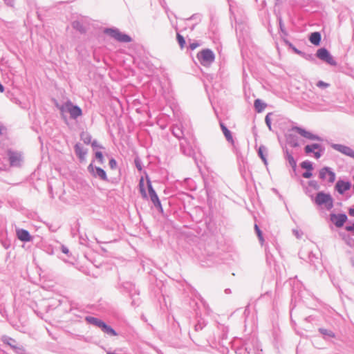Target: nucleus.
Segmentation results:
<instances>
[{"label": "nucleus", "instance_id": "1", "mask_svg": "<svg viewBox=\"0 0 354 354\" xmlns=\"http://www.w3.org/2000/svg\"><path fill=\"white\" fill-rule=\"evenodd\" d=\"M313 200L316 205L324 206L327 210H330L334 206L333 198L328 193L319 192Z\"/></svg>", "mask_w": 354, "mask_h": 354}, {"label": "nucleus", "instance_id": "2", "mask_svg": "<svg viewBox=\"0 0 354 354\" xmlns=\"http://www.w3.org/2000/svg\"><path fill=\"white\" fill-rule=\"evenodd\" d=\"M196 57L201 65L209 66L214 62L215 55L212 50L204 48L197 53Z\"/></svg>", "mask_w": 354, "mask_h": 354}, {"label": "nucleus", "instance_id": "3", "mask_svg": "<svg viewBox=\"0 0 354 354\" xmlns=\"http://www.w3.org/2000/svg\"><path fill=\"white\" fill-rule=\"evenodd\" d=\"M104 32L119 42L129 43L132 41V38L129 35L120 32L116 28H106L104 30Z\"/></svg>", "mask_w": 354, "mask_h": 354}, {"label": "nucleus", "instance_id": "4", "mask_svg": "<svg viewBox=\"0 0 354 354\" xmlns=\"http://www.w3.org/2000/svg\"><path fill=\"white\" fill-rule=\"evenodd\" d=\"M61 111H67L69 113L72 119H77L82 115V111L80 106L73 104L70 100L67 101L60 107Z\"/></svg>", "mask_w": 354, "mask_h": 354}, {"label": "nucleus", "instance_id": "5", "mask_svg": "<svg viewBox=\"0 0 354 354\" xmlns=\"http://www.w3.org/2000/svg\"><path fill=\"white\" fill-rule=\"evenodd\" d=\"M304 150L306 154L310 155L313 153V156L316 159H319L324 153L325 148L321 144L313 143L306 145Z\"/></svg>", "mask_w": 354, "mask_h": 354}, {"label": "nucleus", "instance_id": "6", "mask_svg": "<svg viewBox=\"0 0 354 354\" xmlns=\"http://www.w3.org/2000/svg\"><path fill=\"white\" fill-rule=\"evenodd\" d=\"M180 152L188 157H194L195 155L193 144L186 138H183L180 142Z\"/></svg>", "mask_w": 354, "mask_h": 354}, {"label": "nucleus", "instance_id": "7", "mask_svg": "<svg viewBox=\"0 0 354 354\" xmlns=\"http://www.w3.org/2000/svg\"><path fill=\"white\" fill-rule=\"evenodd\" d=\"M92 161L87 167L88 171L94 177L103 181H108L106 171L101 167L94 166Z\"/></svg>", "mask_w": 354, "mask_h": 354}, {"label": "nucleus", "instance_id": "8", "mask_svg": "<svg viewBox=\"0 0 354 354\" xmlns=\"http://www.w3.org/2000/svg\"><path fill=\"white\" fill-rule=\"evenodd\" d=\"M299 254L301 259L306 260L310 264L314 266L317 269V266L320 263L319 259L312 251L305 252L302 250L299 252Z\"/></svg>", "mask_w": 354, "mask_h": 354}, {"label": "nucleus", "instance_id": "9", "mask_svg": "<svg viewBox=\"0 0 354 354\" xmlns=\"http://www.w3.org/2000/svg\"><path fill=\"white\" fill-rule=\"evenodd\" d=\"M316 56L323 62L331 65L336 66L337 62L334 60L329 51L325 48H321L317 50Z\"/></svg>", "mask_w": 354, "mask_h": 354}, {"label": "nucleus", "instance_id": "10", "mask_svg": "<svg viewBox=\"0 0 354 354\" xmlns=\"http://www.w3.org/2000/svg\"><path fill=\"white\" fill-rule=\"evenodd\" d=\"M319 178L322 180H325L328 178V183L332 184L335 180L336 175L330 167H324L319 171Z\"/></svg>", "mask_w": 354, "mask_h": 354}, {"label": "nucleus", "instance_id": "11", "mask_svg": "<svg viewBox=\"0 0 354 354\" xmlns=\"http://www.w3.org/2000/svg\"><path fill=\"white\" fill-rule=\"evenodd\" d=\"M7 155L10 165L12 167H20L23 161L22 154L19 151H12L11 149L8 150Z\"/></svg>", "mask_w": 354, "mask_h": 354}, {"label": "nucleus", "instance_id": "12", "mask_svg": "<svg viewBox=\"0 0 354 354\" xmlns=\"http://www.w3.org/2000/svg\"><path fill=\"white\" fill-rule=\"evenodd\" d=\"M330 221L337 227H342L344 226V223L347 221L348 217L346 214H335L331 213L330 214Z\"/></svg>", "mask_w": 354, "mask_h": 354}, {"label": "nucleus", "instance_id": "13", "mask_svg": "<svg viewBox=\"0 0 354 354\" xmlns=\"http://www.w3.org/2000/svg\"><path fill=\"white\" fill-rule=\"evenodd\" d=\"M330 147L335 151L354 159V150L351 147L344 145L334 143L331 144Z\"/></svg>", "mask_w": 354, "mask_h": 354}, {"label": "nucleus", "instance_id": "14", "mask_svg": "<svg viewBox=\"0 0 354 354\" xmlns=\"http://www.w3.org/2000/svg\"><path fill=\"white\" fill-rule=\"evenodd\" d=\"M293 130L295 131H296L297 133H298L301 136H303L304 138H306L310 140H318V141L323 140V139L321 137H319V136L313 134L311 132L308 131L301 127H295L293 128Z\"/></svg>", "mask_w": 354, "mask_h": 354}, {"label": "nucleus", "instance_id": "15", "mask_svg": "<svg viewBox=\"0 0 354 354\" xmlns=\"http://www.w3.org/2000/svg\"><path fill=\"white\" fill-rule=\"evenodd\" d=\"M351 187V183L350 182L339 180L335 185V190L339 194H344L346 191L349 190Z\"/></svg>", "mask_w": 354, "mask_h": 354}, {"label": "nucleus", "instance_id": "16", "mask_svg": "<svg viewBox=\"0 0 354 354\" xmlns=\"http://www.w3.org/2000/svg\"><path fill=\"white\" fill-rule=\"evenodd\" d=\"M74 150L80 161L82 162L85 160L87 149H85L80 143H76L74 146Z\"/></svg>", "mask_w": 354, "mask_h": 354}, {"label": "nucleus", "instance_id": "17", "mask_svg": "<svg viewBox=\"0 0 354 354\" xmlns=\"http://www.w3.org/2000/svg\"><path fill=\"white\" fill-rule=\"evenodd\" d=\"M117 288L118 289L122 288L124 290V291L128 292L129 294V295H131L132 297H133V292H136V291H137V290L135 288V286L129 281L119 283L118 284Z\"/></svg>", "mask_w": 354, "mask_h": 354}, {"label": "nucleus", "instance_id": "18", "mask_svg": "<svg viewBox=\"0 0 354 354\" xmlns=\"http://www.w3.org/2000/svg\"><path fill=\"white\" fill-rule=\"evenodd\" d=\"M17 236L19 240L23 242H29L32 241V236L26 230L19 229L16 231Z\"/></svg>", "mask_w": 354, "mask_h": 354}, {"label": "nucleus", "instance_id": "19", "mask_svg": "<svg viewBox=\"0 0 354 354\" xmlns=\"http://www.w3.org/2000/svg\"><path fill=\"white\" fill-rule=\"evenodd\" d=\"M284 158L288 162V165L292 167L293 171L295 172L297 167V162L294 157L292 156V153H290L288 149H286L285 151Z\"/></svg>", "mask_w": 354, "mask_h": 354}, {"label": "nucleus", "instance_id": "20", "mask_svg": "<svg viewBox=\"0 0 354 354\" xmlns=\"http://www.w3.org/2000/svg\"><path fill=\"white\" fill-rule=\"evenodd\" d=\"M171 131L172 134L176 138L179 139L180 140H181L183 139V138H185L183 136V129H182L181 124H174V125H173L172 127H171Z\"/></svg>", "mask_w": 354, "mask_h": 354}, {"label": "nucleus", "instance_id": "21", "mask_svg": "<svg viewBox=\"0 0 354 354\" xmlns=\"http://www.w3.org/2000/svg\"><path fill=\"white\" fill-rule=\"evenodd\" d=\"M85 320L86 321L87 323H88L91 325L95 326L98 327L99 328H101L102 325L104 322L102 320H101L97 317H92V316H86L85 317Z\"/></svg>", "mask_w": 354, "mask_h": 354}, {"label": "nucleus", "instance_id": "22", "mask_svg": "<svg viewBox=\"0 0 354 354\" xmlns=\"http://www.w3.org/2000/svg\"><path fill=\"white\" fill-rule=\"evenodd\" d=\"M309 41L315 46H319L321 41L322 36L319 32H313L309 36Z\"/></svg>", "mask_w": 354, "mask_h": 354}, {"label": "nucleus", "instance_id": "23", "mask_svg": "<svg viewBox=\"0 0 354 354\" xmlns=\"http://www.w3.org/2000/svg\"><path fill=\"white\" fill-rule=\"evenodd\" d=\"M147 188H148L149 196V198H150V200L151 202H153L154 201L159 199V198H158L156 191L154 190V189L151 185V183L149 180H147Z\"/></svg>", "mask_w": 354, "mask_h": 354}, {"label": "nucleus", "instance_id": "24", "mask_svg": "<svg viewBox=\"0 0 354 354\" xmlns=\"http://www.w3.org/2000/svg\"><path fill=\"white\" fill-rule=\"evenodd\" d=\"M101 330L109 336H116L118 333L110 326L107 325L105 322L102 325Z\"/></svg>", "mask_w": 354, "mask_h": 354}, {"label": "nucleus", "instance_id": "25", "mask_svg": "<svg viewBox=\"0 0 354 354\" xmlns=\"http://www.w3.org/2000/svg\"><path fill=\"white\" fill-rule=\"evenodd\" d=\"M72 27L80 33H85L86 28L82 22L80 21H74L72 22Z\"/></svg>", "mask_w": 354, "mask_h": 354}, {"label": "nucleus", "instance_id": "26", "mask_svg": "<svg viewBox=\"0 0 354 354\" xmlns=\"http://www.w3.org/2000/svg\"><path fill=\"white\" fill-rule=\"evenodd\" d=\"M258 156L261 158L265 165H267L266 156L268 153V149L264 145H261L258 149Z\"/></svg>", "mask_w": 354, "mask_h": 354}, {"label": "nucleus", "instance_id": "27", "mask_svg": "<svg viewBox=\"0 0 354 354\" xmlns=\"http://www.w3.org/2000/svg\"><path fill=\"white\" fill-rule=\"evenodd\" d=\"M220 126L226 140L228 142H233V138L231 131L227 128V127L223 122L220 123Z\"/></svg>", "mask_w": 354, "mask_h": 354}, {"label": "nucleus", "instance_id": "28", "mask_svg": "<svg viewBox=\"0 0 354 354\" xmlns=\"http://www.w3.org/2000/svg\"><path fill=\"white\" fill-rule=\"evenodd\" d=\"M1 340L3 344L8 345L12 349L17 343L15 339L6 335L3 336Z\"/></svg>", "mask_w": 354, "mask_h": 354}, {"label": "nucleus", "instance_id": "29", "mask_svg": "<svg viewBox=\"0 0 354 354\" xmlns=\"http://www.w3.org/2000/svg\"><path fill=\"white\" fill-rule=\"evenodd\" d=\"M254 106L256 111L257 113H261L266 108V104L263 102L260 99H257L254 100Z\"/></svg>", "mask_w": 354, "mask_h": 354}, {"label": "nucleus", "instance_id": "30", "mask_svg": "<svg viewBox=\"0 0 354 354\" xmlns=\"http://www.w3.org/2000/svg\"><path fill=\"white\" fill-rule=\"evenodd\" d=\"M80 139L86 145H89L92 142V137L91 134L87 131H82L80 133Z\"/></svg>", "mask_w": 354, "mask_h": 354}, {"label": "nucleus", "instance_id": "31", "mask_svg": "<svg viewBox=\"0 0 354 354\" xmlns=\"http://www.w3.org/2000/svg\"><path fill=\"white\" fill-rule=\"evenodd\" d=\"M319 331L326 339H329L335 337V333L330 330L320 328H319Z\"/></svg>", "mask_w": 354, "mask_h": 354}, {"label": "nucleus", "instance_id": "32", "mask_svg": "<svg viewBox=\"0 0 354 354\" xmlns=\"http://www.w3.org/2000/svg\"><path fill=\"white\" fill-rule=\"evenodd\" d=\"M205 326V321L204 320V319L201 317L197 320V323L194 326V330L195 331L198 332L199 330H201Z\"/></svg>", "mask_w": 354, "mask_h": 354}, {"label": "nucleus", "instance_id": "33", "mask_svg": "<svg viewBox=\"0 0 354 354\" xmlns=\"http://www.w3.org/2000/svg\"><path fill=\"white\" fill-rule=\"evenodd\" d=\"M132 301H131V306H138L140 304V298H139V292L137 290L136 292H133V297L130 295Z\"/></svg>", "mask_w": 354, "mask_h": 354}, {"label": "nucleus", "instance_id": "34", "mask_svg": "<svg viewBox=\"0 0 354 354\" xmlns=\"http://www.w3.org/2000/svg\"><path fill=\"white\" fill-rule=\"evenodd\" d=\"M300 166L302 169L306 170H313V162L309 160H304L301 164Z\"/></svg>", "mask_w": 354, "mask_h": 354}, {"label": "nucleus", "instance_id": "35", "mask_svg": "<svg viewBox=\"0 0 354 354\" xmlns=\"http://www.w3.org/2000/svg\"><path fill=\"white\" fill-rule=\"evenodd\" d=\"M139 188H140V192L143 198H147V194L146 192V190L144 187V181L143 178H142L139 183Z\"/></svg>", "mask_w": 354, "mask_h": 354}, {"label": "nucleus", "instance_id": "36", "mask_svg": "<svg viewBox=\"0 0 354 354\" xmlns=\"http://www.w3.org/2000/svg\"><path fill=\"white\" fill-rule=\"evenodd\" d=\"M13 351L17 354H27L24 346L21 344H19L18 343H17V344L14 347Z\"/></svg>", "mask_w": 354, "mask_h": 354}, {"label": "nucleus", "instance_id": "37", "mask_svg": "<svg viewBox=\"0 0 354 354\" xmlns=\"http://www.w3.org/2000/svg\"><path fill=\"white\" fill-rule=\"evenodd\" d=\"M176 39L180 48H183L185 44V39L184 37L178 32L176 34Z\"/></svg>", "mask_w": 354, "mask_h": 354}, {"label": "nucleus", "instance_id": "38", "mask_svg": "<svg viewBox=\"0 0 354 354\" xmlns=\"http://www.w3.org/2000/svg\"><path fill=\"white\" fill-rule=\"evenodd\" d=\"M95 158L97 159V162L100 163V164H103L104 163V157H103V154H102V152L100 151H97L95 152Z\"/></svg>", "mask_w": 354, "mask_h": 354}, {"label": "nucleus", "instance_id": "39", "mask_svg": "<svg viewBox=\"0 0 354 354\" xmlns=\"http://www.w3.org/2000/svg\"><path fill=\"white\" fill-rule=\"evenodd\" d=\"M273 113H268L266 118H265V122H266V124L267 125V127H268L269 130L271 131L272 130V126H271V119H270V116L272 115Z\"/></svg>", "mask_w": 354, "mask_h": 354}, {"label": "nucleus", "instance_id": "40", "mask_svg": "<svg viewBox=\"0 0 354 354\" xmlns=\"http://www.w3.org/2000/svg\"><path fill=\"white\" fill-rule=\"evenodd\" d=\"M152 203L153 204L154 207L161 213L163 212V209H162V205H161V203H160V199H158L156 201H154L153 202H152Z\"/></svg>", "mask_w": 354, "mask_h": 354}, {"label": "nucleus", "instance_id": "41", "mask_svg": "<svg viewBox=\"0 0 354 354\" xmlns=\"http://www.w3.org/2000/svg\"><path fill=\"white\" fill-rule=\"evenodd\" d=\"M152 203L153 204L154 207L161 213L163 212V209H162V205H161V203H160V199H158L156 201H154L153 202H152Z\"/></svg>", "mask_w": 354, "mask_h": 354}, {"label": "nucleus", "instance_id": "42", "mask_svg": "<svg viewBox=\"0 0 354 354\" xmlns=\"http://www.w3.org/2000/svg\"><path fill=\"white\" fill-rule=\"evenodd\" d=\"M134 163H135V165H136V168L138 169V170L142 171V162L139 158L137 157L134 159Z\"/></svg>", "mask_w": 354, "mask_h": 354}, {"label": "nucleus", "instance_id": "43", "mask_svg": "<svg viewBox=\"0 0 354 354\" xmlns=\"http://www.w3.org/2000/svg\"><path fill=\"white\" fill-rule=\"evenodd\" d=\"M91 145L93 148V149H104V147L98 143V142L96 140H93L91 142Z\"/></svg>", "mask_w": 354, "mask_h": 354}, {"label": "nucleus", "instance_id": "44", "mask_svg": "<svg viewBox=\"0 0 354 354\" xmlns=\"http://www.w3.org/2000/svg\"><path fill=\"white\" fill-rule=\"evenodd\" d=\"M254 229H255L256 233L258 236L259 241L261 242H262L263 241V235H262V232H261V230L259 229V227H258L257 225H254Z\"/></svg>", "mask_w": 354, "mask_h": 354}, {"label": "nucleus", "instance_id": "45", "mask_svg": "<svg viewBox=\"0 0 354 354\" xmlns=\"http://www.w3.org/2000/svg\"><path fill=\"white\" fill-rule=\"evenodd\" d=\"M300 56L309 61H313L315 59L314 55L313 54H307L303 52V54H301Z\"/></svg>", "mask_w": 354, "mask_h": 354}, {"label": "nucleus", "instance_id": "46", "mask_svg": "<svg viewBox=\"0 0 354 354\" xmlns=\"http://www.w3.org/2000/svg\"><path fill=\"white\" fill-rule=\"evenodd\" d=\"M316 85H317V86H318L319 88H326L329 86V84L326 83L322 80L318 81L317 82Z\"/></svg>", "mask_w": 354, "mask_h": 354}, {"label": "nucleus", "instance_id": "47", "mask_svg": "<svg viewBox=\"0 0 354 354\" xmlns=\"http://www.w3.org/2000/svg\"><path fill=\"white\" fill-rule=\"evenodd\" d=\"M109 165L111 169H115L117 167V162L113 158L109 160Z\"/></svg>", "mask_w": 354, "mask_h": 354}, {"label": "nucleus", "instance_id": "48", "mask_svg": "<svg viewBox=\"0 0 354 354\" xmlns=\"http://www.w3.org/2000/svg\"><path fill=\"white\" fill-rule=\"evenodd\" d=\"M61 251L67 257H70L71 255L68 248L64 245H61Z\"/></svg>", "mask_w": 354, "mask_h": 354}, {"label": "nucleus", "instance_id": "49", "mask_svg": "<svg viewBox=\"0 0 354 354\" xmlns=\"http://www.w3.org/2000/svg\"><path fill=\"white\" fill-rule=\"evenodd\" d=\"M289 47L293 50V52L299 55L303 54V52L298 50L295 46H294L291 43H288Z\"/></svg>", "mask_w": 354, "mask_h": 354}, {"label": "nucleus", "instance_id": "50", "mask_svg": "<svg viewBox=\"0 0 354 354\" xmlns=\"http://www.w3.org/2000/svg\"><path fill=\"white\" fill-rule=\"evenodd\" d=\"M309 186L313 187L315 189H319V186L317 181L315 180H310L308 182Z\"/></svg>", "mask_w": 354, "mask_h": 354}, {"label": "nucleus", "instance_id": "51", "mask_svg": "<svg viewBox=\"0 0 354 354\" xmlns=\"http://www.w3.org/2000/svg\"><path fill=\"white\" fill-rule=\"evenodd\" d=\"M312 171L313 170H306L305 172H304L302 174V176L304 178H310L312 177L313 176V173H312Z\"/></svg>", "mask_w": 354, "mask_h": 354}, {"label": "nucleus", "instance_id": "52", "mask_svg": "<svg viewBox=\"0 0 354 354\" xmlns=\"http://www.w3.org/2000/svg\"><path fill=\"white\" fill-rule=\"evenodd\" d=\"M1 243L5 249H8L11 245L10 240L1 241Z\"/></svg>", "mask_w": 354, "mask_h": 354}, {"label": "nucleus", "instance_id": "53", "mask_svg": "<svg viewBox=\"0 0 354 354\" xmlns=\"http://www.w3.org/2000/svg\"><path fill=\"white\" fill-rule=\"evenodd\" d=\"M345 230L354 234V223L351 225H346Z\"/></svg>", "mask_w": 354, "mask_h": 354}, {"label": "nucleus", "instance_id": "54", "mask_svg": "<svg viewBox=\"0 0 354 354\" xmlns=\"http://www.w3.org/2000/svg\"><path fill=\"white\" fill-rule=\"evenodd\" d=\"M199 46V44L198 42H192V43H190L189 44V48L191 50H194L195 48H196L198 46Z\"/></svg>", "mask_w": 354, "mask_h": 354}, {"label": "nucleus", "instance_id": "55", "mask_svg": "<svg viewBox=\"0 0 354 354\" xmlns=\"http://www.w3.org/2000/svg\"><path fill=\"white\" fill-rule=\"evenodd\" d=\"M279 28H280L281 31L286 35V31L284 30L283 24L282 20L281 19H279Z\"/></svg>", "mask_w": 354, "mask_h": 354}, {"label": "nucleus", "instance_id": "56", "mask_svg": "<svg viewBox=\"0 0 354 354\" xmlns=\"http://www.w3.org/2000/svg\"><path fill=\"white\" fill-rule=\"evenodd\" d=\"M3 1L9 6L12 7L14 6V0H3Z\"/></svg>", "mask_w": 354, "mask_h": 354}, {"label": "nucleus", "instance_id": "57", "mask_svg": "<svg viewBox=\"0 0 354 354\" xmlns=\"http://www.w3.org/2000/svg\"><path fill=\"white\" fill-rule=\"evenodd\" d=\"M348 214L351 216H354V208L353 207H350L348 209Z\"/></svg>", "mask_w": 354, "mask_h": 354}, {"label": "nucleus", "instance_id": "58", "mask_svg": "<svg viewBox=\"0 0 354 354\" xmlns=\"http://www.w3.org/2000/svg\"><path fill=\"white\" fill-rule=\"evenodd\" d=\"M5 130V127L3 125L0 124V135H2L3 133V131Z\"/></svg>", "mask_w": 354, "mask_h": 354}, {"label": "nucleus", "instance_id": "59", "mask_svg": "<svg viewBox=\"0 0 354 354\" xmlns=\"http://www.w3.org/2000/svg\"><path fill=\"white\" fill-rule=\"evenodd\" d=\"M227 331L226 332H223V335H222V339H225L227 338Z\"/></svg>", "mask_w": 354, "mask_h": 354}, {"label": "nucleus", "instance_id": "60", "mask_svg": "<svg viewBox=\"0 0 354 354\" xmlns=\"http://www.w3.org/2000/svg\"><path fill=\"white\" fill-rule=\"evenodd\" d=\"M4 91V86L3 84L0 82V92L3 93Z\"/></svg>", "mask_w": 354, "mask_h": 354}, {"label": "nucleus", "instance_id": "61", "mask_svg": "<svg viewBox=\"0 0 354 354\" xmlns=\"http://www.w3.org/2000/svg\"><path fill=\"white\" fill-rule=\"evenodd\" d=\"M293 232L295 233V234L296 235V236L297 238H300V236H299V234L297 231L293 230Z\"/></svg>", "mask_w": 354, "mask_h": 354}, {"label": "nucleus", "instance_id": "62", "mask_svg": "<svg viewBox=\"0 0 354 354\" xmlns=\"http://www.w3.org/2000/svg\"><path fill=\"white\" fill-rule=\"evenodd\" d=\"M225 292L226 294H230V293H231V290L229 289V288H227V289L225 290Z\"/></svg>", "mask_w": 354, "mask_h": 354}, {"label": "nucleus", "instance_id": "63", "mask_svg": "<svg viewBox=\"0 0 354 354\" xmlns=\"http://www.w3.org/2000/svg\"><path fill=\"white\" fill-rule=\"evenodd\" d=\"M49 228H50V230L52 232H56V231H57V228H53V227H50Z\"/></svg>", "mask_w": 354, "mask_h": 354}, {"label": "nucleus", "instance_id": "64", "mask_svg": "<svg viewBox=\"0 0 354 354\" xmlns=\"http://www.w3.org/2000/svg\"><path fill=\"white\" fill-rule=\"evenodd\" d=\"M293 146H294V147H297V146H298V144L296 142V143H295V144H294V145H293Z\"/></svg>", "mask_w": 354, "mask_h": 354}]
</instances>
